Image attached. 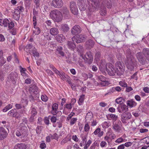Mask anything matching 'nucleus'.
<instances>
[{
  "label": "nucleus",
  "mask_w": 149,
  "mask_h": 149,
  "mask_svg": "<svg viewBox=\"0 0 149 149\" xmlns=\"http://www.w3.org/2000/svg\"><path fill=\"white\" fill-rule=\"evenodd\" d=\"M126 56L127 59L125 61V65L129 70L132 71L136 66V62L130 49L126 50Z\"/></svg>",
  "instance_id": "obj_1"
},
{
  "label": "nucleus",
  "mask_w": 149,
  "mask_h": 149,
  "mask_svg": "<svg viewBox=\"0 0 149 149\" xmlns=\"http://www.w3.org/2000/svg\"><path fill=\"white\" fill-rule=\"evenodd\" d=\"M30 95L29 97L30 100L33 101L36 99V97H38V94L39 93L38 87L35 85L31 84L29 88Z\"/></svg>",
  "instance_id": "obj_2"
},
{
  "label": "nucleus",
  "mask_w": 149,
  "mask_h": 149,
  "mask_svg": "<svg viewBox=\"0 0 149 149\" xmlns=\"http://www.w3.org/2000/svg\"><path fill=\"white\" fill-rule=\"evenodd\" d=\"M52 19L55 22H58L62 19V15L58 10L55 9L52 11L50 13Z\"/></svg>",
  "instance_id": "obj_3"
},
{
  "label": "nucleus",
  "mask_w": 149,
  "mask_h": 149,
  "mask_svg": "<svg viewBox=\"0 0 149 149\" xmlns=\"http://www.w3.org/2000/svg\"><path fill=\"white\" fill-rule=\"evenodd\" d=\"M80 58H83L84 60L85 63L88 64H91L93 61V56L90 51L87 52L84 55H81Z\"/></svg>",
  "instance_id": "obj_4"
},
{
  "label": "nucleus",
  "mask_w": 149,
  "mask_h": 149,
  "mask_svg": "<svg viewBox=\"0 0 149 149\" xmlns=\"http://www.w3.org/2000/svg\"><path fill=\"white\" fill-rule=\"evenodd\" d=\"M27 132L26 127L25 126L22 127L16 131L15 134L17 136L20 138H24L27 136Z\"/></svg>",
  "instance_id": "obj_5"
},
{
  "label": "nucleus",
  "mask_w": 149,
  "mask_h": 149,
  "mask_svg": "<svg viewBox=\"0 0 149 149\" xmlns=\"http://www.w3.org/2000/svg\"><path fill=\"white\" fill-rule=\"evenodd\" d=\"M115 66L117 72V74L119 75H122L125 70V66L123 63L120 61H117L115 64Z\"/></svg>",
  "instance_id": "obj_6"
},
{
  "label": "nucleus",
  "mask_w": 149,
  "mask_h": 149,
  "mask_svg": "<svg viewBox=\"0 0 149 149\" xmlns=\"http://www.w3.org/2000/svg\"><path fill=\"white\" fill-rule=\"evenodd\" d=\"M87 38V37L86 36L83 34H80L74 36L72 38V40L74 42L79 43L85 41Z\"/></svg>",
  "instance_id": "obj_7"
},
{
  "label": "nucleus",
  "mask_w": 149,
  "mask_h": 149,
  "mask_svg": "<svg viewBox=\"0 0 149 149\" xmlns=\"http://www.w3.org/2000/svg\"><path fill=\"white\" fill-rule=\"evenodd\" d=\"M116 68L111 63H109L107 71L109 75L111 76L114 75L117 72Z\"/></svg>",
  "instance_id": "obj_8"
},
{
  "label": "nucleus",
  "mask_w": 149,
  "mask_h": 149,
  "mask_svg": "<svg viewBox=\"0 0 149 149\" xmlns=\"http://www.w3.org/2000/svg\"><path fill=\"white\" fill-rule=\"evenodd\" d=\"M121 116L122 122L124 123H127V121L131 118L132 115L130 112H126L123 113Z\"/></svg>",
  "instance_id": "obj_9"
},
{
  "label": "nucleus",
  "mask_w": 149,
  "mask_h": 149,
  "mask_svg": "<svg viewBox=\"0 0 149 149\" xmlns=\"http://www.w3.org/2000/svg\"><path fill=\"white\" fill-rule=\"evenodd\" d=\"M50 68L57 75H58L61 79L65 80V77L64 75V73L62 72H60L58 70L52 65H50Z\"/></svg>",
  "instance_id": "obj_10"
},
{
  "label": "nucleus",
  "mask_w": 149,
  "mask_h": 149,
  "mask_svg": "<svg viewBox=\"0 0 149 149\" xmlns=\"http://www.w3.org/2000/svg\"><path fill=\"white\" fill-rule=\"evenodd\" d=\"M136 56L138 61L141 64L144 65L146 64V59L142 53H137L136 54Z\"/></svg>",
  "instance_id": "obj_11"
},
{
  "label": "nucleus",
  "mask_w": 149,
  "mask_h": 149,
  "mask_svg": "<svg viewBox=\"0 0 149 149\" xmlns=\"http://www.w3.org/2000/svg\"><path fill=\"white\" fill-rule=\"evenodd\" d=\"M70 7L72 13L74 15L78 14V9L76 3L74 1H72L70 3Z\"/></svg>",
  "instance_id": "obj_12"
},
{
  "label": "nucleus",
  "mask_w": 149,
  "mask_h": 149,
  "mask_svg": "<svg viewBox=\"0 0 149 149\" xmlns=\"http://www.w3.org/2000/svg\"><path fill=\"white\" fill-rule=\"evenodd\" d=\"M91 3V6L92 8L90 9L91 12L94 11L96 8H99L100 3L99 0H90Z\"/></svg>",
  "instance_id": "obj_13"
},
{
  "label": "nucleus",
  "mask_w": 149,
  "mask_h": 149,
  "mask_svg": "<svg viewBox=\"0 0 149 149\" xmlns=\"http://www.w3.org/2000/svg\"><path fill=\"white\" fill-rule=\"evenodd\" d=\"M51 5L56 8H61L63 5L62 0H53L51 3Z\"/></svg>",
  "instance_id": "obj_14"
},
{
  "label": "nucleus",
  "mask_w": 149,
  "mask_h": 149,
  "mask_svg": "<svg viewBox=\"0 0 149 149\" xmlns=\"http://www.w3.org/2000/svg\"><path fill=\"white\" fill-rule=\"evenodd\" d=\"M8 77L12 81L13 83L15 84L16 82V81L17 80L18 78V75L16 72H12L9 74Z\"/></svg>",
  "instance_id": "obj_15"
},
{
  "label": "nucleus",
  "mask_w": 149,
  "mask_h": 149,
  "mask_svg": "<svg viewBox=\"0 0 149 149\" xmlns=\"http://www.w3.org/2000/svg\"><path fill=\"white\" fill-rule=\"evenodd\" d=\"M117 110L119 113L125 112L127 111L128 109V107L126 105L124 104H120L117 107Z\"/></svg>",
  "instance_id": "obj_16"
},
{
  "label": "nucleus",
  "mask_w": 149,
  "mask_h": 149,
  "mask_svg": "<svg viewBox=\"0 0 149 149\" xmlns=\"http://www.w3.org/2000/svg\"><path fill=\"white\" fill-rule=\"evenodd\" d=\"M109 63L107 64L103 61L102 62L99 66V68L100 70L103 73H105L106 71H107V69L108 68Z\"/></svg>",
  "instance_id": "obj_17"
},
{
  "label": "nucleus",
  "mask_w": 149,
  "mask_h": 149,
  "mask_svg": "<svg viewBox=\"0 0 149 149\" xmlns=\"http://www.w3.org/2000/svg\"><path fill=\"white\" fill-rule=\"evenodd\" d=\"M81 32L80 27L78 25L74 26L71 31V33L73 35H75Z\"/></svg>",
  "instance_id": "obj_18"
},
{
  "label": "nucleus",
  "mask_w": 149,
  "mask_h": 149,
  "mask_svg": "<svg viewBox=\"0 0 149 149\" xmlns=\"http://www.w3.org/2000/svg\"><path fill=\"white\" fill-rule=\"evenodd\" d=\"M121 123L120 121L115 123H113V128L116 132H119L120 130V126Z\"/></svg>",
  "instance_id": "obj_19"
},
{
  "label": "nucleus",
  "mask_w": 149,
  "mask_h": 149,
  "mask_svg": "<svg viewBox=\"0 0 149 149\" xmlns=\"http://www.w3.org/2000/svg\"><path fill=\"white\" fill-rule=\"evenodd\" d=\"M7 133L5 129L2 127H0V140H2L6 138Z\"/></svg>",
  "instance_id": "obj_20"
},
{
  "label": "nucleus",
  "mask_w": 149,
  "mask_h": 149,
  "mask_svg": "<svg viewBox=\"0 0 149 149\" xmlns=\"http://www.w3.org/2000/svg\"><path fill=\"white\" fill-rule=\"evenodd\" d=\"M94 44V42L93 40L89 39L86 42L85 46L87 49H89L93 47Z\"/></svg>",
  "instance_id": "obj_21"
},
{
  "label": "nucleus",
  "mask_w": 149,
  "mask_h": 149,
  "mask_svg": "<svg viewBox=\"0 0 149 149\" xmlns=\"http://www.w3.org/2000/svg\"><path fill=\"white\" fill-rule=\"evenodd\" d=\"M127 104L130 108H132L135 106L136 105L137 103L133 100L132 99L127 101Z\"/></svg>",
  "instance_id": "obj_22"
},
{
  "label": "nucleus",
  "mask_w": 149,
  "mask_h": 149,
  "mask_svg": "<svg viewBox=\"0 0 149 149\" xmlns=\"http://www.w3.org/2000/svg\"><path fill=\"white\" fill-rule=\"evenodd\" d=\"M60 29L63 33H66L69 31V28L67 24H63L61 25Z\"/></svg>",
  "instance_id": "obj_23"
},
{
  "label": "nucleus",
  "mask_w": 149,
  "mask_h": 149,
  "mask_svg": "<svg viewBox=\"0 0 149 149\" xmlns=\"http://www.w3.org/2000/svg\"><path fill=\"white\" fill-rule=\"evenodd\" d=\"M142 52L146 58L149 61V49L144 48Z\"/></svg>",
  "instance_id": "obj_24"
},
{
  "label": "nucleus",
  "mask_w": 149,
  "mask_h": 149,
  "mask_svg": "<svg viewBox=\"0 0 149 149\" xmlns=\"http://www.w3.org/2000/svg\"><path fill=\"white\" fill-rule=\"evenodd\" d=\"M17 113L16 110L15 109H12L8 113V115L10 116H11L13 117H15L17 116Z\"/></svg>",
  "instance_id": "obj_25"
},
{
  "label": "nucleus",
  "mask_w": 149,
  "mask_h": 149,
  "mask_svg": "<svg viewBox=\"0 0 149 149\" xmlns=\"http://www.w3.org/2000/svg\"><path fill=\"white\" fill-rule=\"evenodd\" d=\"M20 12L18 10H15V11L13 14V16L14 18L16 20H18L19 19L20 17Z\"/></svg>",
  "instance_id": "obj_26"
},
{
  "label": "nucleus",
  "mask_w": 149,
  "mask_h": 149,
  "mask_svg": "<svg viewBox=\"0 0 149 149\" xmlns=\"http://www.w3.org/2000/svg\"><path fill=\"white\" fill-rule=\"evenodd\" d=\"M50 32L51 34L53 36L57 35L58 33V29L55 27L52 28L50 29Z\"/></svg>",
  "instance_id": "obj_27"
},
{
  "label": "nucleus",
  "mask_w": 149,
  "mask_h": 149,
  "mask_svg": "<svg viewBox=\"0 0 149 149\" xmlns=\"http://www.w3.org/2000/svg\"><path fill=\"white\" fill-rule=\"evenodd\" d=\"M26 145L23 143L17 144L15 146V149H26Z\"/></svg>",
  "instance_id": "obj_28"
},
{
  "label": "nucleus",
  "mask_w": 149,
  "mask_h": 149,
  "mask_svg": "<svg viewBox=\"0 0 149 149\" xmlns=\"http://www.w3.org/2000/svg\"><path fill=\"white\" fill-rule=\"evenodd\" d=\"M93 116L92 113H88L87 114L86 116V120L88 122H89L90 121L92 120L93 118Z\"/></svg>",
  "instance_id": "obj_29"
},
{
  "label": "nucleus",
  "mask_w": 149,
  "mask_h": 149,
  "mask_svg": "<svg viewBox=\"0 0 149 149\" xmlns=\"http://www.w3.org/2000/svg\"><path fill=\"white\" fill-rule=\"evenodd\" d=\"M61 11L63 13V15L65 17H68L69 15V11L66 7H63Z\"/></svg>",
  "instance_id": "obj_30"
},
{
  "label": "nucleus",
  "mask_w": 149,
  "mask_h": 149,
  "mask_svg": "<svg viewBox=\"0 0 149 149\" xmlns=\"http://www.w3.org/2000/svg\"><path fill=\"white\" fill-rule=\"evenodd\" d=\"M56 51L57 52L58 54H59L61 56H64V53L63 51V48L61 47H58L56 49Z\"/></svg>",
  "instance_id": "obj_31"
},
{
  "label": "nucleus",
  "mask_w": 149,
  "mask_h": 149,
  "mask_svg": "<svg viewBox=\"0 0 149 149\" xmlns=\"http://www.w3.org/2000/svg\"><path fill=\"white\" fill-rule=\"evenodd\" d=\"M56 38L58 41H60L61 40L64 41L65 39V37L62 34H58L56 37Z\"/></svg>",
  "instance_id": "obj_32"
},
{
  "label": "nucleus",
  "mask_w": 149,
  "mask_h": 149,
  "mask_svg": "<svg viewBox=\"0 0 149 149\" xmlns=\"http://www.w3.org/2000/svg\"><path fill=\"white\" fill-rule=\"evenodd\" d=\"M103 2L104 4L107 5L108 8H111L112 5L110 0H103Z\"/></svg>",
  "instance_id": "obj_33"
},
{
  "label": "nucleus",
  "mask_w": 149,
  "mask_h": 149,
  "mask_svg": "<svg viewBox=\"0 0 149 149\" xmlns=\"http://www.w3.org/2000/svg\"><path fill=\"white\" fill-rule=\"evenodd\" d=\"M103 128H108L111 125V123L110 121H105L102 124Z\"/></svg>",
  "instance_id": "obj_34"
},
{
  "label": "nucleus",
  "mask_w": 149,
  "mask_h": 149,
  "mask_svg": "<svg viewBox=\"0 0 149 149\" xmlns=\"http://www.w3.org/2000/svg\"><path fill=\"white\" fill-rule=\"evenodd\" d=\"M79 8L81 11H83L85 10L86 5L85 3L84 4H78Z\"/></svg>",
  "instance_id": "obj_35"
},
{
  "label": "nucleus",
  "mask_w": 149,
  "mask_h": 149,
  "mask_svg": "<svg viewBox=\"0 0 149 149\" xmlns=\"http://www.w3.org/2000/svg\"><path fill=\"white\" fill-rule=\"evenodd\" d=\"M33 54V56L34 57H38L39 56V54L37 52L36 49L35 47L30 52Z\"/></svg>",
  "instance_id": "obj_36"
},
{
  "label": "nucleus",
  "mask_w": 149,
  "mask_h": 149,
  "mask_svg": "<svg viewBox=\"0 0 149 149\" xmlns=\"http://www.w3.org/2000/svg\"><path fill=\"white\" fill-rule=\"evenodd\" d=\"M3 26L4 27H7L9 24L10 21L8 19H5L2 21Z\"/></svg>",
  "instance_id": "obj_37"
},
{
  "label": "nucleus",
  "mask_w": 149,
  "mask_h": 149,
  "mask_svg": "<svg viewBox=\"0 0 149 149\" xmlns=\"http://www.w3.org/2000/svg\"><path fill=\"white\" fill-rule=\"evenodd\" d=\"M35 48V47L33 46L30 44H29L27 45L26 46V48L28 49V51L31 52L32 51L33 48Z\"/></svg>",
  "instance_id": "obj_38"
},
{
  "label": "nucleus",
  "mask_w": 149,
  "mask_h": 149,
  "mask_svg": "<svg viewBox=\"0 0 149 149\" xmlns=\"http://www.w3.org/2000/svg\"><path fill=\"white\" fill-rule=\"evenodd\" d=\"M35 30H33V33H34L35 35H38L41 32L40 29L38 27L36 28L35 26Z\"/></svg>",
  "instance_id": "obj_39"
},
{
  "label": "nucleus",
  "mask_w": 149,
  "mask_h": 149,
  "mask_svg": "<svg viewBox=\"0 0 149 149\" xmlns=\"http://www.w3.org/2000/svg\"><path fill=\"white\" fill-rule=\"evenodd\" d=\"M12 107V105L11 104H9L6 106L3 109L4 112H6L9 109H11Z\"/></svg>",
  "instance_id": "obj_40"
},
{
  "label": "nucleus",
  "mask_w": 149,
  "mask_h": 149,
  "mask_svg": "<svg viewBox=\"0 0 149 149\" xmlns=\"http://www.w3.org/2000/svg\"><path fill=\"white\" fill-rule=\"evenodd\" d=\"M6 60L2 56H0V66H2L6 62Z\"/></svg>",
  "instance_id": "obj_41"
},
{
  "label": "nucleus",
  "mask_w": 149,
  "mask_h": 149,
  "mask_svg": "<svg viewBox=\"0 0 149 149\" xmlns=\"http://www.w3.org/2000/svg\"><path fill=\"white\" fill-rule=\"evenodd\" d=\"M119 84L121 86L124 87H127V83L123 81H120L119 82Z\"/></svg>",
  "instance_id": "obj_42"
},
{
  "label": "nucleus",
  "mask_w": 149,
  "mask_h": 149,
  "mask_svg": "<svg viewBox=\"0 0 149 149\" xmlns=\"http://www.w3.org/2000/svg\"><path fill=\"white\" fill-rule=\"evenodd\" d=\"M43 127L42 126H38L36 129V131L37 134H40L41 132Z\"/></svg>",
  "instance_id": "obj_43"
},
{
  "label": "nucleus",
  "mask_w": 149,
  "mask_h": 149,
  "mask_svg": "<svg viewBox=\"0 0 149 149\" xmlns=\"http://www.w3.org/2000/svg\"><path fill=\"white\" fill-rule=\"evenodd\" d=\"M34 3H35L36 8L38 9L40 5V0H34Z\"/></svg>",
  "instance_id": "obj_44"
},
{
  "label": "nucleus",
  "mask_w": 149,
  "mask_h": 149,
  "mask_svg": "<svg viewBox=\"0 0 149 149\" xmlns=\"http://www.w3.org/2000/svg\"><path fill=\"white\" fill-rule=\"evenodd\" d=\"M67 44L69 48L73 49L75 47L74 44H73L71 42L68 41V42Z\"/></svg>",
  "instance_id": "obj_45"
},
{
  "label": "nucleus",
  "mask_w": 149,
  "mask_h": 149,
  "mask_svg": "<svg viewBox=\"0 0 149 149\" xmlns=\"http://www.w3.org/2000/svg\"><path fill=\"white\" fill-rule=\"evenodd\" d=\"M50 135L52 139H55L56 140H58V136L56 133H54L53 135L50 134Z\"/></svg>",
  "instance_id": "obj_46"
},
{
  "label": "nucleus",
  "mask_w": 149,
  "mask_h": 149,
  "mask_svg": "<svg viewBox=\"0 0 149 149\" xmlns=\"http://www.w3.org/2000/svg\"><path fill=\"white\" fill-rule=\"evenodd\" d=\"M90 129V127L88 123H86L85 124L84 127V131L85 132H88Z\"/></svg>",
  "instance_id": "obj_47"
},
{
  "label": "nucleus",
  "mask_w": 149,
  "mask_h": 149,
  "mask_svg": "<svg viewBox=\"0 0 149 149\" xmlns=\"http://www.w3.org/2000/svg\"><path fill=\"white\" fill-rule=\"evenodd\" d=\"M110 118L113 120H116L118 118V116L112 114L110 115Z\"/></svg>",
  "instance_id": "obj_48"
},
{
  "label": "nucleus",
  "mask_w": 149,
  "mask_h": 149,
  "mask_svg": "<svg viewBox=\"0 0 149 149\" xmlns=\"http://www.w3.org/2000/svg\"><path fill=\"white\" fill-rule=\"evenodd\" d=\"M15 10H18L20 12H22L24 10V7L22 6H18Z\"/></svg>",
  "instance_id": "obj_49"
},
{
  "label": "nucleus",
  "mask_w": 149,
  "mask_h": 149,
  "mask_svg": "<svg viewBox=\"0 0 149 149\" xmlns=\"http://www.w3.org/2000/svg\"><path fill=\"white\" fill-rule=\"evenodd\" d=\"M123 99V98L122 97H120L117 98L116 100V102L118 104H120L122 102V100Z\"/></svg>",
  "instance_id": "obj_50"
},
{
  "label": "nucleus",
  "mask_w": 149,
  "mask_h": 149,
  "mask_svg": "<svg viewBox=\"0 0 149 149\" xmlns=\"http://www.w3.org/2000/svg\"><path fill=\"white\" fill-rule=\"evenodd\" d=\"M41 98L42 100L44 102L47 101L48 99L47 97L45 95H42Z\"/></svg>",
  "instance_id": "obj_51"
},
{
  "label": "nucleus",
  "mask_w": 149,
  "mask_h": 149,
  "mask_svg": "<svg viewBox=\"0 0 149 149\" xmlns=\"http://www.w3.org/2000/svg\"><path fill=\"white\" fill-rule=\"evenodd\" d=\"M100 13L101 15L102 16H105L106 15L107 12L105 9L101 10L100 11Z\"/></svg>",
  "instance_id": "obj_52"
},
{
  "label": "nucleus",
  "mask_w": 149,
  "mask_h": 149,
  "mask_svg": "<svg viewBox=\"0 0 149 149\" xmlns=\"http://www.w3.org/2000/svg\"><path fill=\"white\" fill-rule=\"evenodd\" d=\"M37 113L36 109L34 108H33L31 111V115L36 116L37 114Z\"/></svg>",
  "instance_id": "obj_53"
},
{
  "label": "nucleus",
  "mask_w": 149,
  "mask_h": 149,
  "mask_svg": "<svg viewBox=\"0 0 149 149\" xmlns=\"http://www.w3.org/2000/svg\"><path fill=\"white\" fill-rule=\"evenodd\" d=\"M77 118H72L70 121V124L71 125H73L76 122Z\"/></svg>",
  "instance_id": "obj_54"
},
{
  "label": "nucleus",
  "mask_w": 149,
  "mask_h": 149,
  "mask_svg": "<svg viewBox=\"0 0 149 149\" xmlns=\"http://www.w3.org/2000/svg\"><path fill=\"white\" fill-rule=\"evenodd\" d=\"M35 115H31L29 119V121L30 122H33L35 119Z\"/></svg>",
  "instance_id": "obj_55"
},
{
  "label": "nucleus",
  "mask_w": 149,
  "mask_h": 149,
  "mask_svg": "<svg viewBox=\"0 0 149 149\" xmlns=\"http://www.w3.org/2000/svg\"><path fill=\"white\" fill-rule=\"evenodd\" d=\"M33 16H37L38 15V12L37 9L36 8H33Z\"/></svg>",
  "instance_id": "obj_56"
},
{
  "label": "nucleus",
  "mask_w": 149,
  "mask_h": 149,
  "mask_svg": "<svg viewBox=\"0 0 149 149\" xmlns=\"http://www.w3.org/2000/svg\"><path fill=\"white\" fill-rule=\"evenodd\" d=\"M52 108L53 110H57L58 104L56 103H54L52 106Z\"/></svg>",
  "instance_id": "obj_57"
},
{
  "label": "nucleus",
  "mask_w": 149,
  "mask_h": 149,
  "mask_svg": "<svg viewBox=\"0 0 149 149\" xmlns=\"http://www.w3.org/2000/svg\"><path fill=\"white\" fill-rule=\"evenodd\" d=\"M74 115V112H71L68 115V116L67 117V120H69Z\"/></svg>",
  "instance_id": "obj_58"
},
{
  "label": "nucleus",
  "mask_w": 149,
  "mask_h": 149,
  "mask_svg": "<svg viewBox=\"0 0 149 149\" xmlns=\"http://www.w3.org/2000/svg\"><path fill=\"white\" fill-rule=\"evenodd\" d=\"M65 108H66L68 109H72V107L71 104H66L64 105Z\"/></svg>",
  "instance_id": "obj_59"
},
{
  "label": "nucleus",
  "mask_w": 149,
  "mask_h": 149,
  "mask_svg": "<svg viewBox=\"0 0 149 149\" xmlns=\"http://www.w3.org/2000/svg\"><path fill=\"white\" fill-rule=\"evenodd\" d=\"M123 141V139L121 137L119 138L117 140L115 141L116 143H120L122 142Z\"/></svg>",
  "instance_id": "obj_60"
},
{
  "label": "nucleus",
  "mask_w": 149,
  "mask_h": 149,
  "mask_svg": "<svg viewBox=\"0 0 149 149\" xmlns=\"http://www.w3.org/2000/svg\"><path fill=\"white\" fill-rule=\"evenodd\" d=\"M14 24L13 22H10L8 24V28L10 29H12L14 26Z\"/></svg>",
  "instance_id": "obj_61"
},
{
  "label": "nucleus",
  "mask_w": 149,
  "mask_h": 149,
  "mask_svg": "<svg viewBox=\"0 0 149 149\" xmlns=\"http://www.w3.org/2000/svg\"><path fill=\"white\" fill-rule=\"evenodd\" d=\"M85 95H82L80 96V97L79 100V102L81 103H82L83 102Z\"/></svg>",
  "instance_id": "obj_62"
},
{
  "label": "nucleus",
  "mask_w": 149,
  "mask_h": 149,
  "mask_svg": "<svg viewBox=\"0 0 149 149\" xmlns=\"http://www.w3.org/2000/svg\"><path fill=\"white\" fill-rule=\"evenodd\" d=\"M99 79L103 82H105L106 81V78L103 76H100L99 77Z\"/></svg>",
  "instance_id": "obj_63"
},
{
  "label": "nucleus",
  "mask_w": 149,
  "mask_h": 149,
  "mask_svg": "<svg viewBox=\"0 0 149 149\" xmlns=\"http://www.w3.org/2000/svg\"><path fill=\"white\" fill-rule=\"evenodd\" d=\"M68 141V139L66 138L63 139L61 142V145H63Z\"/></svg>",
  "instance_id": "obj_64"
}]
</instances>
